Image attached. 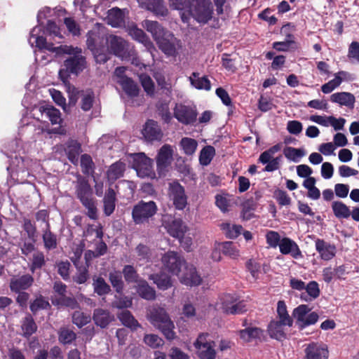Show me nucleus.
<instances>
[{
	"instance_id": "obj_1",
	"label": "nucleus",
	"mask_w": 359,
	"mask_h": 359,
	"mask_svg": "<svg viewBox=\"0 0 359 359\" xmlns=\"http://www.w3.org/2000/svg\"><path fill=\"white\" fill-rule=\"evenodd\" d=\"M74 194L87 210V216L91 219H97V208L95 198L93 197V189L86 177L81 175L76 176V180L74 182Z\"/></svg>"
},
{
	"instance_id": "obj_2",
	"label": "nucleus",
	"mask_w": 359,
	"mask_h": 359,
	"mask_svg": "<svg viewBox=\"0 0 359 359\" xmlns=\"http://www.w3.org/2000/svg\"><path fill=\"white\" fill-rule=\"evenodd\" d=\"M149 320L158 328L168 340L175 338V325L164 309L154 307L149 311Z\"/></svg>"
},
{
	"instance_id": "obj_3",
	"label": "nucleus",
	"mask_w": 359,
	"mask_h": 359,
	"mask_svg": "<svg viewBox=\"0 0 359 359\" xmlns=\"http://www.w3.org/2000/svg\"><path fill=\"white\" fill-rule=\"evenodd\" d=\"M185 9L200 24L205 25L212 18L213 6L210 0H188Z\"/></svg>"
},
{
	"instance_id": "obj_4",
	"label": "nucleus",
	"mask_w": 359,
	"mask_h": 359,
	"mask_svg": "<svg viewBox=\"0 0 359 359\" xmlns=\"http://www.w3.org/2000/svg\"><path fill=\"white\" fill-rule=\"evenodd\" d=\"M158 206L154 201H140L132 209V219L135 224H149L157 213Z\"/></svg>"
},
{
	"instance_id": "obj_5",
	"label": "nucleus",
	"mask_w": 359,
	"mask_h": 359,
	"mask_svg": "<svg viewBox=\"0 0 359 359\" xmlns=\"http://www.w3.org/2000/svg\"><path fill=\"white\" fill-rule=\"evenodd\" d=\"M108 50L114 55L123 60H130L136 55V51L130 43L122 37L116 35H109L107 38Z\"/></svg>"
},
{
	"instance_id": "obj_6",
	"label": "nucleus",
	"mask_w": 359,
	"mask_h": 359,
	"mask_svg": "<svg viewBox=\"0 0 359 359\" xmlns=\"http://www.w3.org/2000/svg\"><path fill=\"white\" fill-rule=\"evenodd\" d=\"M168 196L176 209L183 210L187 205L184 188L177 180L168 184Z\"/></svg>"
},
{
	"instance_id": "obj_7",
	"label": "nucleus",
	"mask_w": 359,
	"mask_h": 359,
	"mask_svg": "<svg viewBox=\"0 0 359 359\" xmlns=\"http://www.w3.org/2000/svg\"><path fill=\"white\" fill-rule=\"evenodd\" d=\"M173 150L170 144H164L159 149L156 158V170L160 177H165L173 160Z\"/></svg>"
},
{
	"instance_id": "obj_8",
	"label": "nucleus",
	"mask_w": 359,
	"mask_h": 359,
	"mask_svg": "<svg viewBox=\"0 0 359 359\" xmlns=\"http://www.w3.org/2000/svg\"><path fill=\"white\" fill-rule=\"evenodd\" d=\"M164 269L179 278L187 262L172 251L168 252L162 258Z\"/></svg>"
},
{
	"instance_id": "obj_9",
	"label": "nucleus",
	"mask_w": 359,
	"mask_h": 359,
	"mask_svg": "<svg viewBox=\"0 0 359 359\" xmlns=\"http://www.w3.org/2000/svg\"><path fill=\"white\" fill-rule=\"evenodd\" d=\"M198 112L195 107L176 104L174 108V117L184 125H193L197 120Z\"/></svg>"
},
{
	"instance_id": "obj_10",
	"label": "nucleus",
	"mask_w": 359,
	"mask_h": 359,
	"mask_svg": "<svg viewBox=\"0 0 359 359\" xmlns=\"http://www.w3.org/2000/svg\"><path fill=\"white\" fill-rule=\"evenodd\" d=\"M208 337L207 334H200L194 343V346L201 359H215L216 352L214 349V343L208 339Z\"/></svg>"
},
{
	"instance_id": "obj_11",
	"label": "nucleus",
	"mask_w": 359,
	"mask_h": 359,
	"mask_svg": "<svg viewBox=\"0 0 359 359\" xmlns=\"http://www.w3.org/2000/svg\"><path fill=\"white\" fill-rule=\"evenodd\" d=\"M303 359H328L330 351L328 346L323 342H311L304 350Z\"/></svg>"
},
{
	"instance_id": "obj_12",
	"label": "nucleus",
	"mask_w": 359,
	"mask_h": 359,
	"mask_svg": "<svg viewBox=\"0 0 359 359\" xmlns=\"http://www.w3.org/2000/svg\"><path fill=\"white\" fill-rule=\"evenodd\" d=\"M217 309L222 310L227 314H239L245 312V304L240 302L234 304V299L230 294H226L220 299V302L217 304Z\"/></svg>"
},
{
	"instance_id": "obj_13",
	"label": "nucleus",
	"mask_w": 359,
	"mask_h": 359,
	"mask_svg": "<svg viewBox=\"0 0 359 359\" xmlns=\"http://www.w3.org/2000/svg\"><path fill=\"white\" fill-rule=\"evenodd\" d=\"M74 49L76 52L72 53L71 55H74L65 60L64 66L72 74L78 75L86 68V57L81 55V49L77 47Z\"/></svg>"
},
{
	"instance_id": "obj_14",
	"label": "nucleus",
	"mask_w": 359,
	"mask_h": 359,
	"mask_svg": "<svg viewBox=\"0 0 359 359\" xmlns=\"http://www.w3.org/2000/svg\"><path fill=\"white\" fill-rule=\"evenodd\" d=\"M133 168L143 177H151L155 175L152 169V160L143 153L135 154L133 158Z\"/></svg>"
},
{
	"instance_id": "obj_15",
	"label": "nucleus",
	"mask_w": 359,
	"mask_h": 359,
	"mask_svg": "<svg viewBox=\"0 0 359 359\" xmlns=\"http://www.w3.org/2000/svg\"><path fill=\"white\" fill-rule=\"evenodd\" d=\"M181 283L187 286H196L201 283L202 278L198 273L196 269L191 264H187L179 276Z\"/></svg>"
},
{
	"instance_id": "obj_16",
	"label": "nucleus",
	"mask_w": 359,
	"mask_h": 359,
	"mask_svg": "<svg viewBox=\"0 0 359 359\" xmlns=\"http://www.w3.org/2000/svg\"><path fill=\"white\" fill-rule=\"evenodd\" d=\"M142 8L151 11L157 16L165 17L168 14V10L163 0H137Z\"/></svg>"
},
{
	"instance_id": "obj_17",
	"label": "nucleus",
	"mask_w": 359,
	"mask_h": 359,
	"mask_svg": "<svg viewBox=\"0 0 359 359\" xmlns=\"http://www.w3.org/2000/svg\"><path fill=\"white\" fill-rule=\"evenodd\" d=\"M142 135L147 141L161 140L163 133L158 123L149 119L142 129Z\"/></svg>"
},
{
	"instance_id": "obj_18",
	"label": "nucleus",
	"mask_w": 359,
	"mask_h": 359,
	"mask_svg": "<svg viewBox=\"0 0 359 359\" xmlns=\"http://www.w3.org/2000/svg\"><path fill=\"white\" fill-rule=\"evenodd\" d=\"M144 27L150 32L155 41L166 36H171V32L165 29L158 22L149 20L144 21Z\"/></svg>"
},
{
	"instance_id": "obj_19",
	"label": "nucleus",
	"mask_w": 359,
	"mask_h": 359,
	"mask_svg": "<svg viewBox=\"0 0 359 359\" xmlns=\"http://www.w3.org/2000/svg\"><path fill=\"white\" fill-rule=\"evenodd\" d=\"M266 242L269 247H298L294 241L289 238H280L279 233L269 231L266 235Z\"/></svg>"
},
{
	"instance_id": "obj_20",
	"label": "nucleus",
	"mask_w": 359,
	"mask_h": 359,
	"mask_svg": "<svg viewBox=\"0 0 359 359\" xmlns=\"http://www.w3.org/2000/svg\"><path fill=\"white\" fill-rule=\"evenodd\" d=\"M116 194L111 187L108 188L103 198V212L106 216H110L115 210Z\"/></svg>"
},
{
	"instance_id": "obj_21",
	"label": "nucleus",
	"mask_w": 359,
	"mask_h": 359,
	"mask_svg": "<svg viewBox=\"0 0 359 359\" xmlns=\"http://www.w3.org/2000/svg\"><path fill=\"white\" fill-rule=\"evenodd\" d=\"M107 24L113 27H121L125 25V16L123 11L117 7L108 11Z\"/></svg>"
},
{
	"instance_id": "obj_22",
	"label": "nucleus",
	"mask_w": 359,
	"mask_h": 359,
	"mask_svg": "<svg viewBox=\"0 0 359 359\" xmlns=\"http://www.w3.org/2000/svg\"><path fill=\"white\" fill-rule=\"evenodd\" d=\"M65 151L68 160L74 165H76L79 156L82 151L81 144L76 140H71L67 142Z\"/></svg>"
},
{
	"instance_id": "obj_23",
	"label": "nucleus",
	"mask_w": 359,
	"mask_h": 359,
	"mask_svg": "<svg viewBox=\"0 0 359 359\" xmlns=\"http://www.w3.org/2000/svg\"><path fill=\"white\" fill-rule=\"evenodd\" d=\"M330 101L352 109L354 107L355 98L351 93L340 92L332 94L330 96Z\"/></svg>"
},
{
	"instance_id": "obj_24",
	"label": "nucleus",
	"mask_w": 359,
	"mask_h": 359,
	"mask_svg": "<svg viewBox=\"0 0 359 359\" xmlns=\"http://www.w3.org/2000/svg\"><path fill=\"white\" fill-rule=\"evenodd\" d=\"M126 170V164L121 161L112 163L107 171V177L109 182L114 183L116 180L123 176Z\"/></svg>"
},
{
	"instance_id": "obj_25",
	"label": "nucleus",
	"mask_w": 359,
	"mask_h": 359,
	"mask_svg": "<svg viewBox=\"0 0 359 359\" xmlns=\"http://www.w3.org/2000/svg\"><path fill=\"white\" fill-rule=\"evenodd\" d=\"M187 230L181 219H175L168 225V232L172 237L177 238L181 242Z\"/></svg>"
},
{
	"instance_id": "obj_26",
	"label": "nucleus",
	"mask_w": 359,
	"mask_h": 359,
	"mask_svg": "<svg viewBox=\"0 0 359 359\" xmlns=\"http://www.w3.org/2000/svg\"><path fill=\"white\" fill-rule=\"evenodd\" d=\"M33 278L29 275H25L18 278H13L10 283L11 290L15 292L26 290L32 285Z\"/></svg>"
},
{
	"instance_id": "obj_27",
	"label": "nucleus",
	"mask_w": 359,
	"mask_h": 359,
	"mask_svg": "<svg viewBox=\"0 0 359 359\" xmlns=\"http://www.w3.org/2000/svg\"><path fill=\"white\" fill-rule=\"evenodd\" d=\"M42 115H44L50 121L51 124H60L62 122L61 113L59 109L51 105L42 106L40 108Z\"/></svg>"
},
{
	"instance_id": "obj_28",
	"label": "nucleus",
	"mask_w": 359,
	"mask_h": 359,
	"mask_svg": "<svg viewBox=\"0 0 359 359\" xmlns=\"http://www.w3.org/2000/svg\"><path fill=\"white\" fill-rule=\"evenodd\" d=\"M22 228L27 235L28 239L31 241L29 244H25V247H34V245L37 241L38 234L36 227L29 219L24 218Z\"/></svg>"
},
{
	"instance_id": "obj_29",
	"label": "nucleus",
	"mask_w": 359,
	"mask_h": 359,
	"mask_svg": "<svg viewBox=\"0 0 359 359\" xmlns=\"http://www.w3.org/2000/svg\"><path fill=\"white\" fill-rule=\"evenodd\" d=\"M198 72H193L189 77L191 84L198 90H210L211 88V83L210 80L206 76L199 77Z\"/></svg>"
},
{
	"instance_id": "obj_30",
	"label": "nucleus",
	"mask_w": 359,
	"mask_h": 359,
	"mask_svg": "<svg viewBox=\"0 0 359 359\" xmlns=\"http://www.w3.org/2000/svg\"><path fill=\"white\" fill-rule=\"evenodd\" d=\"M113 319L114 316L106 310L97 309L94 311L93 320L95 324L101 327H107Z\"/></svg>"
},
{
	"instance_id": "obj_31",
	"label": "nucleus",
	"mask_w": 359,
	"mask_h": 359,
	"mask_svg": "<svg viewBox=\"0 0 359 359\" xmlns=\"http://www.w3.org/2000/svg\"><path fill=\"white\" fill-rule=\"evenodd\" d=\"M173 37L172 34L171 36H163L158 40L156 43L158 48L166 55L169 56H173L176 53V48L175 44L170 41V39Z\"/></svg>"
},
{
	"instance_id": "obj_32",
	"label": "nucleus",
	"mask_w": 359,
	"mask_h": 359,
	"mask_svg": "<svg viewBox=\"0 0 359 359\" xmlns=\"http://www.w3.org/2000/svg\"><path fill=\"white\" fill-rule=\"evenodd\" d=\"M240 338L245 342L259 339L263 335V331L256 327H248L239 331Z\"/></svg>"
},
{
	"instance_id": "obj_33",
	"label": "nucleus",
	"mask_w": 359,
	"mask_h": 359,
	"mask_svg": "<svg viewBox=\"0 0 359 359\" xmlns=\"http://www.w3.org/2000/svg\"><path fill=\"white\" fill-rule=\"evenodd\" d=\"M117 316L123 325L129 327L132 330H135L140 327V324L129 311H123L120 312Z\"/></svg>"
},
{
	"instance_id": "obj_34",
	"label": "nucleus",
	"mask_w": 359,
	"mask_h": 359,
	"mask_svg": "<svg viewBox=\"0 0 359 359\" xmlns=\"http://www.w3.org/2000/svg\"><path fill=\"white\" fill-rule=\"evenodd\" d=\"M136 287L139 295L143 299L151 300L155 298V290L151 287L145 280H140L137 282Z\"/></svg>"
},
{
	"instance_id": "obj_35",
	"label": "nucleus",
	"mask_w": 359,
	"mask_h": 359,
	"mask_svg": "<svg viewBox=\"0 0 359 359\" xmlns=\"http://www.w3.org/2000/svg\"><path fill=\"white\" fill-rule=\"evenodd\" d=\"M117 83L128 96L136 97L138 95L139 87L131 78L125 79L123 81H117Z\"/></svg>"
},
{
	"instance_id": "obj_36",
	"label": "nucleus",
	"mask_w": 359,
	"mask_h": 359,
	"mask_svg": "<svg viewBox=\"0 0 359 359\" xmlns=\"http://www.w3.org/2000/svg\"><path fill=\"white\" fill-rule=\"evenodd\" d=\"M346 72L344 71H340L338 73H337L334 76V78L327 83L323 84L321 87V90L323 93L328 94L333 91L336 88L339 86V85L341 83L343 79L341 78V76H346Z\"/></svg>"
},
{
	"instance_id": "obj_37",
	"label": "nucleus",
	"mask_w": 359,
	"mask_h": 359,
	"mask_svg": "<svg viewBox=\"0 0 359 359\" xmlns=\"http://www.w3.org/2000/svg\"><path fill=\"white\" fill-rule=\"evenodd\" d=\"M332 209L334 216L338 219L348 218L351 215L349 208L341 201H334L332 203Z\"/></svg>"
},
{
	"instance_id": "obj_38",
	"label": "nucleus",
	"mask_w": 359,
	"mask_h": 359,
	"mask_svg": "<svg viewBox=\"0 0 359 359\" xmlns=\"http://www.w3.org/2000/svg\"><path fill=\"white\" fill-rule=\"evenodd\" d=\"M306 294H302L301 298L305 301H311L316 299L320 295L319 285L316 281H311L306 285L305 288Z\"/></svg>"
},
{
	"instance_id": "obj_39",
	"label": "nucleus",
	"mask_w": 359,
	"mask_h": 359,
	"mask_svg": "<svg viewBox=\"0 0 359 359\" xmlns=\"http://www.w3.org/2000/svg\"><path fill=\"white\" fill-rule=\"evenodd\" d=\"M150 279L153 280L154 283L160 290H167L172 285L171 278L164 273H161L160 275L153 274L150 276Z\"/></svg>"
},
{
	"instance_id": "obj_40",
	"label": "nucleus",
	"mask_w": 359,
	"mask_h": 359,
	"mask_svg": "<svg viewBox=\"0 0 359 359\" xmlns=\"http://www.w3.org/2000/svg\"><path fill=\"white\" fill-rule=\"evenodd\" d=\"M43 49L52 53H55L57 55L63 54L71 55L72 53H75L76 52L74 48L71 46L61 45L56 47L53 43L48 42L46 43V46Z\"/></svg>"
},
{
	"instance_id": "obj_41",
	"label": "nucleus",
	"mask_w": 359,
	"mask_h": 359,
	"mask_svg": "<svg viewBox=\"0 0 359 359\" xmlns=\"http://www.w3.org/2000/svg\"><path fill=\"white\" fill-rule=\"evenodd\" d=\"M81 167L84 175H93L95 172V163L91 156L88 154L81 156Z\"/></svg>"
},
{
	"instance_id": "obj_42",
	"label": "nucleus",
	"mask_w": 359,
	"mask_h": 359,
	"mask_svg": "<svg viewBox=\"0 0 359 359\" xmlns=\"http://www.w3.org/2000/svg\"><path fill=\"white\" fill-rule=\"evenodd\" d=\"M13 166L18 177L20 174L22 175V181L25 180V177L29 176L28 169L25 164V159L22 157H15V161H13Z\"/></svg>"
},
{
	"instance_id": "obj_43",
	"label": "nucleus",
	"mask_w": 359,
	"mask_h": 359,
	"mask_svg": "<svg viewBox=\"0 0 359 359\" xmlns=\"http://www.w3.org/2000/svg\"><path fill=\"white\" fill-rule=\"evenodd\" d=\"M277 313L279 317V322L283 325L291 326L292 320L287 311V307L284 302L279 301L277 306Z\"/></svg>"
},
{
	"instance_id": "obj_44",
	"label": "nucleus",
	"mask_w": 359,
	"mask_h": 359,
	"mask_svg": "<svg viewBox=\"0 0 359 359\" xmlns=\"http://www.w3.org/2000/svg\"><path fill=\"white\" fill-rule=\"evenodd\" d=\"M22 330L25 337H29L34 334L37 326L31 316H27L22 322Z\"/></svg>"
},
{
	"instance_id": "obj_45",
	"label": "nucleus",
	"mask_w": 359,
	"mask_h": 359,
	"mask_svg": "<svg viewBox=\"0 0 359 359\" xmlns=\"http://www.w3.org/2000/svg\"><path fill=\"white\" fill-rule=\"evenodd\" d=\"M215 154V149L212 146H206L202 149L199 156L200 163L208 165L210 163Z\"/></svg>"
},
{
	"instance_id": "obj_46",
	"label": "nucleus",
	"mask_w": 359,
	"mask_h": 359,
	"mask_svg": "<svg viewBox=\"0 0 359 359\" xmlns=\"http://www.w3.org/2000/svg\"><path fill=\"white\" fill-rule=\"evenodd\" d=\"M156 109L163 121L168 123L172 119V115L169 110V103L165 100H160L156 104Z\"/></svg>"
},
{
	"instance_id": "obj_47",
	"label": "nucleus",
	"mask_w": 359,
	"mask_h": 359,
	"mask_svg": "<svg viewBox=\"0 0 359 359\" xmlns=\"http://www.w3.org/2000/svg\"><path fill=\"white\" fill-rule=\"evenodd\" d=\"M93 285L95 292L100 296L107 294L111 290L109 285L101 277L94 278Z\"/></svg>"
},
{
	"instance_id": "obj_48",
	"label": "nucleus",
	"mask_w": 359,
	"mask_h": 359,
	"mask_svg": "<svg viewBox=\"0 0 359 359\" xmlns=\"http://www.w3.org/2000/svg\"><path fill=\"white\" fill-rule=\"evenodd\" d=\"M283 325L279 321H272L269 325V332L271 337L276 339L280 340L284 337V331L283 329Z\"/></svg>"
},
{
	"instance_id": "obj_49",
	"label": "nucleus",
	"mask_w": 359,
	"mask_h": 359,
	"mask_svg": "<svg viewBox=\"0 0 359 359\" xmlns=\"http://www.w3.org/2000/svg\"><path fill=\"white\" fill-rule=\"evenodd\" d=\"M180 144L187 155H192L196 151L198 146L196 140L189 137H183Z\"/></svg>"
},
{
	"instance_id": "obj_50",
	"label": "nucleus",
	"mask_w": 359,
	"mask_h": 359,
	"mask_svg": "<svg viewBox=\"0 0 359 359\" xmlns=\"http://www.w3.org/2000/svg\"><path fill=\"white\" fill-rule=\"evenodd\" d=\"M51 301L54 305L65 306L70 307L71 309H75L78 306V304L74 299L67 296L63 297H57L56 296L52 297Z\"/></svg>"
},
{
	"instance_id": "obj_51",
	"label": "nucleus",
	"mask_w": 359,
	"mask_h": 359,
	"mask_svg": "<svg viewBox=\"0 0 359 359\" xmlns=\"http://www.w3.org/2000/svg\"><path fill=\"white\" fill-rule=\"evenodd\" d=\"M273 48L278 51L286 52L290 50L297 49V43L295 41L285 39L283 41H276L273 43Z\"/></svg>"
},
{
	"instance_id": "obj_52",
	"label": "nucleus",
	"mask_w": 359,
	"mask_h": 359,
	"mask_svg": "<svg viewBox=\"0 0 359 359\" xmlns=\"http://www.w3.org/2000/svg\"><path fill=\"white\" fill-rule=\"evenodd\" d=\"M273 198L276 200L278 205L280 206H287L290 205L291 198L287 193L282 189H276L273 191Z\"/></svg>"
},
{
	"instance_id": "obj_53",
	"label": "nucleus",
	"mask_w": 359,
	"mask_h": 359,
	"mask_svg": "<svg viewBox=\"0 0 359 359\" xmlns=\"http://www.w3.org/2000/svg\"><path fill=\"white\" fill-rule=\"evenodd\" d=\"M222 230L224 231L228 238H233L238 237L243 229L241 225L231 226L229 224L224 223L221 225Z\"/></svg>"
},
{
	"instance_id": "obj_54",
	"label": "nucleus",
	"mask_w": 359,
	"mask_h": 359,
	"mask_svg": "<svg viewBox=\"0 0 359 359\" xmlns=\"http://www.w3.org/2000/svg\"><path fill=\"white\" fill-rule=\"evenodd\" d=\"M58 334L59 341L63 344H70L76 339V334L66 327L61 328Z\"/></svg>"
},
{
	"instance_id": "obj_55",
	"label": "nucleus",
	"mask_w": 359,
	"mask_h": 359,
	"mask_svg": "<svg viewBox=\"0 0 359 359\" xmlns=\"http://www.w3.org/2000/svg\"><path fill=\"white\" fill-rule=\"evenodd\" d=\"M140 81L142 88L147 95H152L154 93V83L151 77L146 74H142L140 75Z\"/></svg>"
},
{
	"instance_id": "obj_56",
	"label": "nucleus",
	"mask_w": 359,
	"mask_h": 359,
	"mask_svg": "<svg viewBox=\"0 0 359 359\" xmlns=\"http://www.w3.org/2000/svg\"><path fill=\"white\" fill-rule=\"evenodd\" d=\"M95 99L94 92L92 90H89L83 95L81 101V108L84 111L90 110L93 105Z\"/></svg>"
},
{
	"instance_id": "obj_57",
	"label": "nucleus",
	"mask_w": 359,
	"mask_h": 359,
	"mask_svg": "<svg viewBox=\"0 0 359 359\" xmlns=\"http://www.w3.org/2000/svg\"><path fill=\"white\" fill-rule=\"evenodd\" d=\"M90 320V316L89 314H85L84 313L76 311L72 316L73 323L79 327H81L83 325L88 323Z\"/></svg>"
},
{
	"instance_id": "obj_58",
	"label": "nucleus",
	"mask_w": 359,
	"mask_h": 359,
	"mask_svg": "<svg viewBox=\"0 0 359 359\" xmlns=\"http://www.w3.org/2000/svg\"><path fill=\"white\" fill-rule=\"evenodd\" d=\"M144 343L152 348H156L162 346L164 344L163 340L156 334H146L144 337Z\"/></svg>"
},
{
	"instance_id": "obj_59",
	"label": "nucleus",
	"mask_w": 359,
	"mask_h": 359,
	"mask_svg": "<svg viewBox=\"0 0 359 359\" xmlns=\"http://www.w3.org/2000/svg\"><path fill=\"white\" fill-rule=\"evenodd\" d=\"M284 155L287 158L297 162V158L304 156L305 155V152L302 149L288 147L284 149Z\"/></svg>"
},
{
	"instance_id": "obj_60",
	"label": "nucleus",
	"mask_w": 359,
	"mask_h": 359,
	"mask_svg": "<svg viewBox=\"0 0 359 359\" xmlns=\"http://www.w3.org/2000/svg\"><path fill=\"white\" fill-rule=\"evenodd\" d=\"M43 241L44 247H56L57 246V236L51 232L50 226L46 228L43 231Z\"/></svg>"
},
{
	"instance_id": "obj_61",
	"label": "nucleus",
	"mask_w": 359,
	"mask_h": 359,
	"mask_svg": "<svg viewBox=\"0 0 359 359\" xmlns=\"http://www.w3.org/2000/svg\"><path fill=\"white\" fill-rule=\"evenodd\" d=\"M130 34L133 36V38L137 41L147 44L148 43H150L149 37L147 36L145 32L137 27H133L130 30Z\"/></svg>"
},
{
	"instance_id": "obj_62",
	"label": "nucleus",
	"mask_w": 359,
	"mask_h": 359,
	"mask_svg": "<svg viewBox=\"0 0 359 359\" xmlns=\"http://www.w3.org/2000/svg\"><path fill=\"white\" fill-rule=\"evenodd\" d=\"M110 52L108 50L98 48L94 50V57L97 63L104 64L110 59Z\"/></svg>"
},
{
	"instance_id": "obj_63",
	"label": "nucleus",
	"mask_w": 359,
	"mask_h": 359,
	"mask_svg": "<svg viewBox=\"0 0 359 359\" xmlns=\"http://www.w3.org/2000/svg\"><path fill=\"white\" fill-rule=\"evenodd\" d=\"M109 280L112 286L116 289V292H121L123 290V285L121 274L117 271L110 273Z\"/></svg>"
},
{
	"instance_id": "obj_64",
	"label": "nucleus",
	"mask_w": 359,
	"mask_h": 359,
	"mask_svg": "<svg viewBox=\"0 0 359 359\" xmlns=\"http://www.w3.org/2000/svg\"><path fill=\"white\" fill-rule=\"evenodd\" d=\"M64 23L66 25L68 31L72 33L74 36L80 35V27L79 24L72 18H65L64 19Z\"/></svg>"
}]
</instances>
